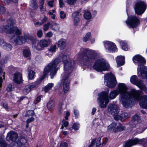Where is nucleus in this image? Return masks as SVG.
Segmentation results:
<instances>
[{"instance_id":"nucleus-1","label":"nucleus","mask_w":147,"mask_h":147,"mask_svg":"<svg viewBox=\"0 0 147 147\" xmlns=\"http://www.w3.org/2000/svg\"><path fill=\"white\" fill-rule=\"evenodd\" d=\"M127 90L125 84L119 83L117 85L116 89L111 92L109 98L111 99H113L120 94L119 100L123 106L126 108L131 107L134 100L139 99L140 92L135 89H132L129 92L127 91Z\"/></svg>"},{"instance_id":"nucleus-2","label":"nucleus","mask_w":147,"mask_h":147,"mask_svg":"<svg viewBox=\"0 0 147 147\" xmlns=\"http://www.w3.org/2000/svg\"><path fill=\"white\" fill-rule=\"evenodd\" d=\"M16 22L15 20L12 18L8 20L7 21V25L4 26L3 28L0 26V32L4 31L8 33L12 34L13 37H16L15 39H14L13 40L16 44H22L25 43L28 39L33 40L34 39L33 37L29 35H26L24 36H20L22 34V32L17 27L13 26Z\"/></svg>"},{"instance_id":"nucleus-3","label":"nucleus","mask_w":147,"mask_h":147,"mask_svg":"<svg viewBox=\"0 0 147 147\" xmlns=\"http://www.w3.org/2000/svg\"><path fill=\"white\" fill-rule=\"evenodd\" d=\"M60 58L62 59L64 64V71L61 74L62 79L61 82L63 84V90L65 93H66L68 91L69 88L70 81L69 77L73 70L72 63L68 56L61 54Z\"/></svg>"},{"instance_id":"nucleus-4","label":"nucleus","mask_w":147,"mask_h":147,"mask_svg":"<svg viewBox=\"0 0 147 147\" xmlns=\"http://www.w3.org/2000/svg\"><path fill=\"white\" fill-rule=\"evenodd\" d=\"M61 61L60 59L57 58L52 61L45 68L43 73V75L39 80L36 81L35 85L36 86L39 84L41 81L43 80L47 75L49 72H50V75L51 79H53L56 74L57 70L59 69V66L58 65Z\"/></svg>"},{"instance_id":"nucleus-5","label":"nucleus","mask_w":147,"mask_h":147,"mask_svg":"<svg viewBox=\"0 0 147 147\" xmlns=\"http://www.w3.org/2000/svg\"><path fill=\"white\" fill-rule=\"evenodd\" d=\"M78 54L80 56L82 57L81 64L87 66L94 62L97 55L94 50L87 48L81 49Z\"/></svg>"},{"instance_id":"nucleus-6","label":"nucleus","mask_w":147,"mask_h":147,"mask_svg":"<svg viewBox=\"0 0 147 147\" xmlns=\"http://www.w3.org/2000/svg\"><path fill=\"white\" fill-rule=\"evenodd\" d=\"M93 68L97 71H102L108 70L109 66L107 62L102 58L95 61L93 65Z\"/></svg>"},{"instance_id":"nucleus-7","label":"nucleus","mask_w":147,"mask_h":147,"mask_svg":"<svg viewBox=\"0 0 147 147\" xmlns=\"http://www.w3.org/2000/svg\"><path fill=\"white\" fill-rule=\"evenodd\" d=\"M98 97L97 101L99 103L100 107L105 108L109 103L108 93L107 92H103L98 94Z\"/></svg>"},{"instance_id":"nucleus-8","label":"nucleus","mask_w":147,"mask_h":147,"mask_svg":"<svg viewBox=\"0 0 147 147\" xmlns=\"http://www.w3.org/2000/svg\"><path fill=\"white\" fill-rule=\"evenodd\" d=\"M117 84L116 79L112 74H107L105 76V84L109 88L115 87Z\"/></svg>"},{"instance_id":"nucleus-9","label":"nucleus","mask_w":147,"mask_h":147,"mask_svg":"<svg viewBox=\"0 0 147 147\" xmlns=\"http://www.w3.org/2000/svg\"><path fill=\"white\" fill-rule=\"evenodd\" d=\"M108 111V113L113 116L115 120L117 121L120 119L121 116L119 113V109L118 106L115 105H109Z\"/></svg>"},{"instance_id":"nucleus-10","label":"nucleus","mask_w":147,"mask_h":147,"mask_svg":"<svg viewBox=\"0 0 147 147\" xmlns=\"http://www.w3.org/2000/svg\"><path fill=\"white\" fill-rule=\"evenodd\" d=\"M126 23L128 26L130 28H134L137 27L140 24V21L136 16H131L129 17Z\"/></svg>"},{"instance_id":"nucleus-11","label":"nucleus","mask_w":147,"mask_h":147,"mask_svg":"<svg viewBox=\"0 0 147 147\" xmlns=\"http://www.w3.org/2000/svg\"><path fill=\"white\" fill-rule=\"evenodd\" d=\"M146 8V5L145 3L143 1L138 2L136 3L134 7L136 13L138 15L142 14L145 11Z\"/></svg>"},{"instance_id":"nucleus-12","label":"nucleus","mask_w":147,"mask_h":147,"mask_svg":"<svg viewBox=\"0 0 147 147\" xmlns=\"http://www.w3.org/2000/svg\"><path fill=\"white\" fill-rule=\"evenodd\" d=\"M137 71L138 76L143 78H146L147 82V68L143 65H139Z\"/></svg>"},{"instance_id":"nucleus-13","label":"nucleus","mask_w":147,"mask_h":147,"mask_svg":"<svg viewBox=\"0 0 147 147\" xmlns=\"http://www.w3.org/2000/svg\"><path fill=\"white\" fill-rule=\"evenodd\" d=\"M144 87L142 90H144L147 94V88L144 85ZM139 104L140 106L144 108L147 109V96L144 95L142 96L140 101Z\"/></svg>"},{"instance_id":"nucleus-14","label":"nucleus","mask_w":147,"mask_h":147,"mask_svg":"<svg viewBox=\"0 0 147 147\" xmlns=\"http://www.w3.org/2000/svg\"><path fill=\"white\" fill-rule=\"evenodd\" d=\"M104 46L109 52H115L117 50L116 46L113 42L108 41L104 42Z\"/></svg>"},{"instance_id":"nucleus-15","label":"nucleus","mask_w":147,"mask_h":147,"mask_svg":"<svg viewBox=\"0 0 147 147\" xmlns=\"http://www.w3.org/2000/svg\"><path fill=\"white\" fill-rule=\"evenodd\" d=\"M130 81L132 83L136 85L140 89H143L144 87L142 82L140 80H138L136 76H132L131 78Z\"/></svg>"},{"instance_id":"nucleus-16","label":"nucleus","mask_w":147,"mask_h":147,"mask_svg":"<svg viewBox=\"0 0 147 147\" xmlns=\"http://www.w3.org/2000/svg\"><path fill=\"white\" fill-rule=\"evenodd\" d=\"M18 138V134L15 132L11 131L8 133L6 136V139L8 141H11L15 142Z\"/></svg>"},{"instance_id":"nucleus-17","label":"nucleus","mask_w":147,"mask_h":147,"mask_svg":"<svg viewBox=\"0 0 147 147\" xmlns=\"http://www.w3.org/2000/svg\"><path fill=\"white\" fill-rule=\"evenodd\" d=\"M13 80L17 84L22 83V74L19 72L15 73L13 74Z\"/></svg>"},{"instance_id":"nucleus-18","label":"nucleus","mask_w":147,"mask_h":147,"mask_svg":"<svg viewBox=\"0 0 147 147\" xmlns=\"http://www.w3.org/2000/svg\"><path fill=\"white\" fill-rule=\"evenodd\" d=\"M49 44V42L46 40H41L40 41L39 44L38 45L36 49L38 50H42V48L47 47Z\"/></svg>"},{"instance_id":"nucleus-19","label":"nucleus","mask_w":147,"mask_h":147,"mask_svg":"<svg viewBox=\"0 0 147 147\" xmlns=\"http://www.w3.org/2000/svg\"><path fill=\"white\" fill-rule=\"evenodd\" d=\"M130 140V142H133V144L130 145L131 146H133V145H136L137 144H142L145 145L146 143H147V138H143L140 140H139L137 138H135L134 139L131 140Z\"/></svg>"},{"instance_id":"nucleus-20","label":"nucleus","mask_w":147,"mask_h":147,"mask_svg":"<svg viewBox=\"0 0 147 147\" xmlns=\"http://www.w3.org/2000/svg\"><path fill=\"white\" fill-rule=\"evenodd\" d=\"M132 122L131 124V126L132 127H136V126H138V124H136L140 122V118L138 115H135L132 117Z\"/></svg>"},{"instance_id":"nucleus-21","label":"nucleus","mask_w":147,"mask_h":147,"mask_svg":"<svg viewBox=\"0 0 147 147\" xmlns=\"http://www.w3.org/2000/svg\"><path fill=\"white\" fill-rule=\"evenodd\" d=\"M57 45L58 47L60 49H64L67 45L66 40L63 38H61L58 41Z\"/></svg>"},{"instance_id":"nucleus-22","label":"nucleus","mask_w":147,"mask_h":147,"mask_svg":"<svg viewBox=\"0 0 147 147\" xmlns=\"http://www.w3.org/2000/svg\"><path fill=\"white\" fill-rule=\"evenodd\" d=\"M133 60L134 62L136 63V61L139 63H144L146 61L140 55H137L134 56L133 58Z\"/></svg>"},{"instance_id":"nucleus-23","label":"nucleus","mask_w":147,"mask_h":147,"mask_svg":"<svg viewBox=\"0 0 147 147\" xmlns=\"http://www.w3.org/2000/svg\"><path fill=\"white\" fill-rule=\"evenodd\" d=\"M36 87V86L35 85H28L26 86L23 90V93L24 95H27L31 91L32 89Z\"/></svg>"},{"instance_id":"nucleus-24","label":"nucleus","mask_w":147,"mask_h":147,"mask_svg":"<svg viewBox=\"0 0 147 147\" xmlns=\"http://www.w3.org/2000/svg\"><path fill=\"white\" fill-rule=\"evenodd\" d=\"M72 18L74 19V24L75 26H77L78 23H79L80 21L79 12H76L73 13L72 14Z\"/></svg>"},{"instance_id":"nucleus-25","label":"nucleus","mask_w":147,"mask_h":147,"mask_svg":"<svg viewBox=\"0 0 147 147\" xmlns=\"http://www.w3.org/2000/svg\"><path fill=\"white\" fill-rule=\"evenodd\" d=\"M125 57L123 56H118L116 58L117 63L119 66H121L124 65L125 63Z\"/></svg>"},{"instance_id":"nucleus-26","label":"nucleus","mask_w":147,"mask_h":147,"mask_svg":"<svg viewBox=\"0 0 147 147\" xmlns=\"http://www.w3.org/2000/svg\"><path fill=\"white\" fill-rule=\"evenodd\" d=\"M117 124L115 123H113L108 127V129L110 132L117 131Z\"/></svg>"},{"instance_id":"nucleus-27","label":"nucleus","mask_w":147,"mask_h":147,"mask_svg":"<svg viewBox=\"0 0 147 147\" xmlns=\"http://www.w3.org/2000/svg\"><path fill=\"white\" fill-rule=\"evenodd\" d=\"M51 28L54 31H58L60 27L58 24L55 23H53L51 24Z\"/></svg>"},{"instance_id":"nucleus-28","label":"nucleus","mask_w":147,"mask_h":147,"mask_svg":"<svg viewBox=\"0 0 147 147\" xmlns=\"http://www.w3.org/2000/svg\"><path fill=\"white\" fill-rule=\"evenodd\" d=\"M120 44L122 47V49L125 51H127L129 49L127 44L124 41H121L120 42Z\"/></svg>"},{"instance_id":"nucleus-29","label":"nucleus","mask_w":147,"mask_h":147,"mask_svg":"<svg viewBox=\"0 0 147 147\" xmlns=\"http://www.w3.org/2000/svg\"><path fill=\"white\" fill-rule=\"evenodd\" d=\"M34 114V111L32 110H29L25 113H23V115L26 117H30Z\"/></svg>"},{"instance_id":"nucleus-30","label":"nucleus","mask_w":147,"mask_h":147,"mask_svg":"<svg viewBox=\"0 0 147 147\" xmlns=\"http://www.w3.org/2000/svg\"><path fill=\"white\" fill-rule=\"evenodd\" d=\"M24 56L26 57H29L31 55V53L29 49H24L23 51Z\"/></svg>"},{"instance_id":"nucleus-31","label":"nucleus","mask_w":147,"mask_h":147,"mask_svg":"<svg viewBox=\"0 0 147 147\" xmlns=\"http://www.w3.org/2000/svg\"><path fill=\"white\" fill-rule=\"evenodd\" d=\"M47 107L49 109H53L55 107L54 102L52 100L50 101L47 104Z\"/></svg>"},{"instance_id":"nucleus-32","label":"nucleus","mask_w":147,"mask_h":147,"mask_svg":"<svg viewBox=\"0 0 147 147\" xmlns=\"http://www.w3.org/2000/svg\"><path fill=\"white\" fill-rule=\"evenodd\" d=\"M53 86V84L52 83H49L46 85L45 88V92H47L51 90Z\"/></svg>"},{"instance_id":"nucleus-33","label":"nucleus","mask_w":147,"mask_h":147,"mask_svg":"<svg viewBox=\"0 0 147 147\" xmlns=\"http://www.w3.org/2000/svg\"><path fill=\"white\" fill-rule=\"evenodd\" d=\"M91 34L90 32H88L85 36L83 38V40L84 42H86L88 41L90 38L91 37Z\"/></svg>"},{"instance_id":"nucleus-34","label":"nucleus","mask_w":147,"mask_h":147,"mask_svg":"<svg viewBox=\"0 0 147 147\" xmlns=\"http://www.w3.org/2000/svg\"><path fill=\"white\" fill-rule=\"evenodd\" d=\"M12 48V45L10 44L6 43L4 46L3 48L7 51H9L11 50Z\"/></svg>"},{"instance_id":"nucleus-35","label":"nucleus","mask_w":147,"mask_h":147,"mask_svg":"<svg viewBox=\"0 0 147 147\" xmlns=\"http://www.w3.org/2000/svg\"><path fill=\"white\" fill-rule=\"evenodd\" d=\"M7 144L5 141L2 138H0V147H6Z\"/></svg>"},{"instance_id":"nucleus-36","label":"nucleus","mask_w":147,"mask_h":147,"mask_svg":"<svg viewBox=\"0 0 147 147\" xmlns=\"http://www.w3.org/2000/svg\"><path fill=\"white\" fill-rule=\"evenodd\" d=\"M84 17L85 19H89L91 18V16L90 12L86 11L84 13Z\"/></svg>"},{"instance_id":"nucleus-37","label":"nucleus","mask_w":147,"mask_h":147,"mask_svg":"<svg viewBox=\"0 0 147 147\" xmlns=\"http://www.w3.org/2000/svg\"><path fill=\"white\" fill-rule=\"evenodd\" d=\"M31 6L34 9H35L38 8V6L37 5L35 0H32Z\"/></svg>"},{"instance_id":"nucleus-38","label":"nucleus","mask_w":147,"mask_h":147,"mask_svg":"<svg viewBox=\"0 0 147 147\" xmlns=\"http://www.w3.org/2000/svg\"><path fill=\"white\" fill-rule=\"evenodd\" d=\"M130 140H129L125 142V144L124 146L123 147H131L132 146H130L131 144H133V142H130Z\"/></svg>"},{"instance_id":"nucleus-39","label":"nucleus","mask_w":147,"mask_h":147,"mask_svg":"<svg viewBox=\"0 0 147 147\" xmlns=\"http://www.w3.org/2000/svg\"><path fill=\"white\" fill-rule=\"evenodd\" d=\"M23 140H25L24 139H21L20 140H19L16 142V143L18 146L21 147L23 144L24 142H23Z\"/></svg>"},{"instance_id":"nucleus-40","label":"nucleus","mask_w":147,"mask_h":147,"mask_svg":"<svg viewBox=\"0 0 147 147\" xmlns=\"http://www.w3.org/2000/svg\"><path fill=\"white\" fill-rule=\"evenodd\" d=\"M28 75L29 79L32 80L34 78V73L32 71H30L29 72Z\"/></svg>"},{"instance_id":"nucleus-41","label":"nucleus","mask_w":147,"mask_h":147,"mask_svg":"<svg viewBox=\"0 0 147 147\" xmlns=\"http://www.w3.org/2000/svg\"><path fill=\"white\" fill-rule=\"evenodd\" d=\"M51 26V23L48 22L47 23L45 24L43 26V30L45 31L48 30L49 28V26Z\"/></svg>"},{"instance_id":"nucleus-42","label":"nucleus","mask_w":147,"mask_h":147,"mask_svg":"<svg viewBox=\"0 0 147 147\" xmlns=\"http://www.w3.org/2000/svg\"><path fill=\"white\" fill-rule=\"evenodd\" d=\"M6 11L5 7L2 5H0V14H4Z\"/></svg>"},{"instance_id":"nucleus-43","label":"nucleus","mask_w":147,"mask_h":147,"mask_svg":"<svg viewBox=\"0 0 147 147\" xmlns=\"http://www.w3.org/2000/svg\"><path fill=\"white\" fill-rule=\"evenodd\" d=\"M56 49V46L54 45L51 46L49 49V51L51 52H55Z\"/></svg>"},{"instance_id":"nucleus-44","label":"nucleus","mask_w":147,"mask_h":147,"mask_svg":"<svg viewBox=\"0 0 147 147\" xmlns=\"http://www.w3.org/2000/svg\"><path fill=\"white\" fill-rule=\"evenodd\" d=\"M79 124L78 123H74L72 126V128L73 129H75L76 130H78L79 127Z\"/></svg>"},{"instance_id":"nucleus-45","label":"nucleus","mask_w":147,"mask_h":147,"mask_svg":"<svg viewBox=\"0 0 147 147\" xmlns=\"http://www.w3.org/2000/svg\"><path fill=\"white\" fill-rule=\"evenodd\" d=\"M117 131H122L125 129V127L121 125H120L119 126H117Z\"/></svg>"},{"instance_id":"nucleus-46","label":"nucleus","mask_w":147,"mask_h":147,"mask_svg":"<svg viewBox=\"0 0 147 147\" xmlns=\"http://www.w3.org/2000/svg\"><path fill=\"white\" fill-rule=\"evenodd\" d=\"M66 15L65 13L63 11L60 12V17L62 19H64L66 18Z\"/></svg>"},{"instance_id":"nucleus-47","label":"nucleus","mask_w":147,"mask_h":147,"mask_svg":"<svg viewBox=\"0 0 147 147\" xmlns=\"http://www.w3.org/2000/svg\"><path fill=\"white\" fill-rule=\"evenodd\" d=\"M37 36L39 38H41L42 36L43 33L41 30H38L37 33Z\"/></svg>"},{"instance_id":"nucleus-48","label":"nucleus","mask_w":147,"mask_h":147,"mask_svg":"<svg viewBox=\"0 0 147 147\" xmlns=\"http://www.w3.org/2000/svg\"><path fill=\"white\" fill-rule=\"evenodd\" d=\"M121 117L120 119L123 118H126L129 117V114L126 112H124L122 115H120Z\"/></svg>"},{"instance_id":"nucleus-49","label":"nucleus","mask_w":147,"mask_h":147,"mask_svg":"<svg viewBox=\"0 0 147 147\" xmlns=\"http://www.w3.org/2000/svg\"><path fill=\"white\" fill-rule=\"evenodd\" d=\"M6 90L8 92H10L12 90V86L11 84L8 85L6 88Z\"/></svg>"},{"instance_id":"nucleus-50","label":"nucleus","mask_w":147,"mask_h":147,"mask_svg":"<svg viewBox=\"0 0 147 147\" xmlns=\"http://www.w3.org/2000/svg\"><path fill=\"white\" fill-rule=\"evenodd\" d=\"M76 0H67V3L68 4L74 5L76 2Z\"/></svg>"},{"instance_id":"nucleus-51","label":"nucleus","mask_w":147,"mask_h":147,"mask_svg":"<svg viewBox=\"0 0 147 147\" xmlns=\"http://www.w3.org/2000/svg\"><path fill=\"white\" fill-rule=\"evenodd\" d=\"M64 103V101L63 100H60L59 102V107L61 109L62 108V106Z\"/></svg>"},{"instance_id":"nucleus-52","label":"nucleus","mask_w":147,"mask_h":147,"mask_svg":"<svg viewBox=\"0 0 147 147\" xmlns=\"http://www.w3.org/2000/svg\"><path fill=\"white\" fill-rule=\"evenodd\" d=\"M4 80L5 79V74L4 73V74L3 75L2 77L0 78V88L2 86V83L3 82V79Z\"/></svg>"},{"instance_id":"nucleus-53","label":"nucleus","mask_w":147,"mask_h":147,"mask_svg":"<svg viewBox=\"0 0 147 147\" xmlns=\"http://www.w3.org/2000/svg\"><path fill=\"white\" fill-rule=\"evenodd\" d=\"M101 138L100 137L98 138L97 140L96 143V146H99L101 145V143L100 142V141L101 140Z\"/></svg>"},{"instance_id":"nucleus-54","label":"nucleus","mask_w":147,"mask_h":147,"mask_svg":"<svg viewBox=\"0 0 147 147\" xmlns=\"http://www.w3.org/2000/svg\"><path fill=\"white\" fill-rule=\"evenodd\" d=\"M64 127H67L69 125V123L66 121L63 120V122L62 124Z\"/></svg>"},{"instance_id":"nucleus-55","label":"nucleus","mask_w":147,"mask_h":147,"mask_svg":"<svg viewBox=\"0 0 147 147\" xmlns=\"http://www.w3.org/2000/svg\"><path fill=\"white\" fill-rule=\"evenodd\" d=\"M34 119L33 117H31L30 118H29L26 121L27 124H28L30 122L33 121L34 120Z\"/></svg>"},{"instance_id":"nucleus-56","label":"nucleus","mask_w":147,"mask_h":147,"mask_svg":"<svg viewBox=\"0 0 147 147\" xmlns=\"http://www.w3.org/2000/svg\"><path fill=\"white\" fill-rule=\"evenodd\" d=\"M54 0H51V1H49L48 2V5L51 7H53V3L54 2Z\"/></svg>"},{"instance_id":"nucleus-57","label":"nucleus","mask_w":147,"mask_h":147,"mask_svg":"<svg viewBox=\"0 0 147 147\" xmlns=\"http://www.w3.org/2000/svg\"><path fill=\"white\" fill-rule=\"evenodd\" d=\"M59 1L60 7L61 8L63 7L64 6L63 0H59Z\"/></svg>"},{"instance_id":"nucleus-58","label":"nucleus","mask_w":147,"mask_h":147,"mask_svg":"<svg viewBox=\"0 0 147 147\" xmlns=\"http://www.w3.org/2000/svg\"><path fill=\"white\" fill-rule=\"evenodd\" d=\"M53 33L51 31L47 32L46 34V36L48 37H50L52 36Z\"/></svg>"},{"instance_id":"nucleus-59","label":"nucleus","mask_w":147,"mask_h":147,"mask_svg":"<svg viewBox=\"0 0 147 147\" xmlns=\"http://www.w3.org/2000/svg\"><path fill=\"white\" fill-rule=\"evenodd\" d=\"M95 142L96 139H93L91 142L90 144L88 147H93L95 143Z\"/></svg>"},{"instance_id":"nucleus-60","label":"nucleus","mask_w":147,"mask_h":147,"mask_svg":"<svg viewBox=\"0 0 147 147\" xmlns=\"http://www.w3.org/2000/svg\"><path fill=\"white\" fill-rule=\"evenodd\" d=\"M6 44V43L4 42L3 40L2 39H0V45L3 46V48L4 46Z\"/></svg>"},{"instance_id":"nucleus-61","label":"nucleus","mask_w":147,"mask_h":147,"mask_svg":"<svg viewBox=\"0 0 147 147\" xmlns=\"http://www.w3.org/2000/svg\"><path fill=\"white\" fill-rule=\"evenodd\" d=\"M67 144L66 142L62 143L60 146V147H67Z\"/></svg>"},{"instance_id":"nucleus-62","label":"nucleus","mask_w":147,"mask_h":147,"mask_svg":"<svg viewBox=\"0 0 147 147\" xmlns=\"http://www.w3.org/2000/svg\"><path fill=\"white\" fill-rule=\"evenodd\" d=\"M107 141L108 139L107 138H104L103 140V141L102 142V145L103 146H105L106 144Z\"/></svg>"},{"instance_id":"nucleus-63","label":"nucleus","mask_w":147,"mask_h":147,"mask_svg":"<svg viewBox=\"0 0 147 147\" xmlns=\"http://www.w3.org/2000/svg\"><path fill=\"white\" fill-rule=\"evenodd\" d=\"M34 24L35 25H38V26H40L42 24L41 22H34Z\"/></svg>"},{"instance_id":"nucleus-64","label":"nucleus","mask_w":147,"mask_h":147,"mask_svg":"<svg viewBox=\"0 0 147 147\" xmlns=\"http://www.w3.org/2000/svg\"><path fill=\"white\" fill-rule=\"evenodd\" d=\"M47 18L45 16L44 18L41 21V22L42 24L44 22H45L47 21Z\"/></svg>"}]
</instances>
